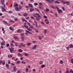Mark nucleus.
I'll return each instance as SVG.
<instances>
[{
  "mask_svg": "<svg viewBox=\"0 0 73 73\" xmlns=\"http://www.w3.org/2000/svg\"><path fill=\"white\" fill-rule=\"evenodd\" d=\"M47 31V30H44V32L45 35H46V31Z\"/></svg>",
  "mask_w": 73,
  "mask_h": 73,
  "instance_id": "obj_28",
  "label": "nucleus"
},
{
  "mask_svg": "<svg viewBox=\"0 0 73 73\" xmlns=\"http://www.w3.org/2000/svg\"><path fill=\"white\" fill-rule=\"evenodd\" d=\"M41 24H42L43 25H45V23H44V22H41Z\"/></svg>",
  "mask_w": 73,
  "mask_h": 73,
  "instance_id": "obj_42",
  "label": "nucleus"
},
{
  "mask_svg": "<svg viewBox=\"0 0 73 73\" xmlns=\"http://www.w3.org/2000/svg\"><path fill=\"white\" fill-rule=\"evenodd\" d=\"M49 9L48 8L46 9V12H49Z\"/></svg>",
  "mask_w": 73,
  "mask_h": 73,
  "instance_id": "obj_32",
  "label": "nucleus"
},
{
  "mask_svg": "<svg viewBox=\"0 0 73 73\" xmlns=\"http://www.w3.org/2000/svg\"><path fill=\"white\" fill-rule=\"evenodd\" d=\"M71 62H72V64H73V59L71 60Z\"/></svg>",
  "mask_w": 73,
  "mask_h": 73,
  "instance_id": "obj_64",
  "label": "nucleus"
},
{
  "mask_svg": "<svg viewBox=\"0 0 73 73\" xmlns=\"http://www.w3.org/2000/svg\"><path fill=\"white\" fill-rule=\"evenodd\" d=\"M54 4H60V2H58V1H56L54 2Z\"/></svg>",
  "mask_w": 73,
  "mask_h": 73,
  "instance_id": "obj_9",
  "label": "nucleus"
},
{
  "mask_svg": "<svg viewBox=\"0 0 73 73\" xmlns=\"http://www.w3.org/2000/svg\"><path fill=\"white\" fill-rule=\"evenodd\" d=\"M22 20L23 21V22L24 21H25V20L24 18H22Z\"/></svg>",
  "mask_w": 73,
  "mask_h": 73,
  "instance_id": "obj_58",
  "label": "nucleus"
},
{
  "mask_svg": "<svg viewBox=\"0 0 73 73\" xmlns=\"http://www.w3.org/2000/svg\"><path fill=\"white\" fill-rule=\"evenodd\" d=\"M37 14V17H36V19L37 20H40V19H41V16H40V15H39L38 14Z\"/></svg>",
  "mask_w": 73,
  "mask_h": 73,
  "instance_id": "obj_2",
  "label": "nucleus"
},
{
  "mask_svg": "<svg viewBox=\"0 0 73 73\" xmlns=\"http://www.w3.org/2000/svg\"><path fill=\"white\" fill-rule=\"evenodd\" d=\"M14 20L15 21H17V19L16 18H15L14 19Z\"/></svg>",
  "mask_w": 73,
  "mask_h": 73,
  "instance_id": "obj_53",
  "label": "nucleus"
},
{
  "mask_svg": "<svg viewBox=\"0 0 73 73\" xmlns=\"http://www.w3.org/2000/svg\"><path fill=\"white\" fill-rule=\"evenodd\" d=\"M28 5L29 6V7L30 8H33V5L31 4H29Z\"/></svg>",
  "mask_w": 73,
  "mask_h": 73,
  "instance_id": "obj_12",
  "label": "nucleus"
},
{
  "mask_svg": "<svg viewBox=\"0 0 73 73\" xmlns=\"http://www.w3.org/2000/svg\"><path fill=\"white\" fill-rule=\"evenodd\" d=\"M38 38L40 40H41L42 39V38L41 37V36H39L38 37Z\"/></svg>",
  "mask_w": 73,
  "mask_h": 73,
  "instance_id": "obj_21",
  "label": "nucleus"
},
{
  "mask_svg": "<svg viewBox=\"0 0 73 73\" xmlns=\"http://www.w3.org/2000/svg\"><path fill=\"white\" fill-rule=\"evenodd\" d=\"M21 9H22V7L20 6H19V8L17 7L15 8V9L17 12V11H19L21 10Z\"/></svg>",
  "mask_w": 73,
  "mask_h": 73,
  "instance_id": "obj_1",
  "label": "nucleus"
},
{
  "mask_svg": "<svg viewBox=\"0 0 73 73\" xmlns=\"http://www.w3.org/2000/svg\"><path fill=\"white\" fill-rule=\"evenodd\" d=\"M31 44V43H27V46H29V45H30Z\"/></svg>",
  "mask_w": 73,
  "mask_h": 73,
  "instance_id": "obj_43",
  "label": "nucleus"
},
{
  "mask_svg": "<svg viewBox=\"0 0 73 73\" xmlns=\"http://www.w3.org/2000/svg\"><path fill=\"white\" fill-rule=\"evenodd\" d=\"M21 60H23V58L22 57H21L20 58Z\"/></svg>",
  "mask_w": 73,
  "mask_h": 73,
  "instance_id": "obj_61",
  "label": "nucleus"
},
{
  "mask_svg": "<svg viewBox=\"0 0 73 73\" xmlns=\"http://www.w3.org/2000/svg\"><path fill=\"white\" fill-rule=\"evenodd\" d=\"M27 24L28 25H29V26H31V24H30V23H29V22H27Z\"/></svg>",
  "mask_w": 73,
  "mask_h": 73,
  "instance_id": "obj_47",
  "label": "nucleus"
},
{
  "mask_svg": "<svg viewBox=\"0 0 73 73\" xmlns=\"http://www.w3.org/2000/svg\"><path fill=\"white\" fill-rule=\"evenodd\" d=\"M36 47H37V46H36V45L35 44L34 46V47L31 48V49L32 50H33L34 49H36Z\"/></svg>",
  "mask_w": 73,
  "mask_h": 73,
  "instance_id": "obj_5",
  "label": "nucleus"
},
{
  "mask_svg": "<svg viewBox=\"0 0 73 73\" xmlns=\"http://www.w3.org/2000/svg\"><path fill=\"white\" fill-rule=\"evenodd\" d=\"M39 64L40 65H42L43 64V62L42 61H40L39 62Z\"/></svg>",
  "mask_w": 73,
  "mask_h": 73,
  "instance_id": "obj_31",
  "label": "nucleus"
},
{
  "mask_svg": "<svg viewBox=\"0 0 73 73\" xmlns=\"http://www.w3.org/2000/svg\"><path fill=\"white\" fill-rule=\"evenodd\" d=\"M29 27L30 28H31V29H33V27L32 25L30 26Z\"/></svg>",
  "mask_w": 73,
  "mask_h": 73,
  "instance_id": "obj_44",
  "label": "nucleus"
},
{
  "mask_svg": "<svg viewBox=\"0 0 73 73\" xmlns=\"http://www.w3.org/2000/svg\"><path fill=\"white\" fill-rule=\"evenodd\" d=\"M5 1V0H1V3H2V5H4V2Z\"/></svg>",
  "mask_w": 73,
  "mask_h": 73,
  "instance_id": "obj_14",
  "label": "nucleus"
},
{
  "mask_svg": "<svg viewBox=\"0 0 73 73\" xmlns=\"http://www.w3.org/2000/svg\"><path fill=\"white\" fill-rule=\"evenodd\" d=\"M21 39V40L23 41H24L25 40V38H24V37L22 36Z\"/></svg>",
  "mask_w": 73,
  "mask_h": 73,
  "instance_id": "obj_13",
  "label": "nucleus"
},
{
  "mask_svg": "<svg viewBox=\"0 0 73 73\" xmlns=\"http://www.w3.org/2000/svg\"><path fill=\"white\" fill-rule=\"evenodd\" d=\"M70 73H73V70H71L70 71Z\"/></svg>",
  "mask_w": 73,
  "mask_h": 73,
  "instance_id": "obj_59",
  "label": "nucleus"
},
{
  "mask_svg": "<svg viewBox=\"0 0 73 73\" xmlns=\"http://www.w3.org/2000/svg\"><path fill=\"white\" fill-rule=\"evenodd\" d=\"M13 70H14V72H16V70H17L16 67V66H14L13 67Z\"/></svg>",
  "mask_w": 73,
  "mask_h": 73,
  "instance_id": "obj_10",
  "label": "nucleus"
},
{
  "mask_svg": "<svg viewBox=\"0 0 73 73\" xmlns=\"http://www.w3.org/2000/svg\"><path fill=\"white\" fill-rule=\"evenodd\" d=\"M45 66L44 64H42L41 65V67L42 68H43V67H45Z\"/></svg>",
  "mask_w": 73,
  "mask_h": 73,
  "instance_id": "obj_34",
  "label": "nucleus"
},
{
  "mask_svg": "<svg viewBox=\"0 0 73 73\" xmlns=\"http://www.w3.org/2000/svg\"><path fill=\"white\" fill-rule=\"evenodd\" d=\"M9 13H12V11H9Z\"/></svg>",
  "mask_w": 73,
  "mask_h": 73,
  "instance_id": "obj_55",
  "label": "nucleus"
},
{
  "mask_svg": "<svg viewBox=\"0 0 73 73\" xmlns=\"http://www.w3.org/2000/svg\"><path fill=\"white\" fill-rule=\"evenodd\" d=\"M1 9H2V12H4V11H6V9L4 8L3 7H1Z\"/></svg>",
  "mask_w": 73,
  "mask_h": 73,
  "instance_id": "obj_6",
  "label": "nucleus"
},
{
  "mask_svg": "<svg viewBox=\"0 0 73 73\" xmlns=\"http://www.w3.org/2000/svg\"><path fill=\"white\" fill-rule=\"evenodd\" d=\"M9 22H13V23H15V22L14 21H13L12 20H10L9 21Z\"/></svg>",
  "mask_w": 73,
  "mask_h": 73,
  "instance_id": "obj_50",
  "label": "nucleus"
},
{
  "mask_svg": "<svg viewBox=\"0 0 73 73\" xmlns=\"http://www.w3.org/2000/svg\"><path fill=\"white\" fill-rule=\"evenodd\" d=\"M2 64H3V65L5 64V61L3 60L2 62Z\"/></svg>",
  "mask_w": 73,
  "mask_h": 73,
  "instance_id": "obj_33",
  "label": "nucleus"
},
{
  "mask_svg": "<svg viewBox=\"0 0 73 73\" xmlns=\"http://www.w3.org/2000/svg\"><path fill=\"white\" fill-rule=\"evenodd\" d=\"M66 73H69V71H67L66 72Z\"/></svg>",
  "mask_w": 73,
  "mask_h": 73,
  "instance_id": "obj_60",
  "label": "nucleus"
},
{
  "mask_svg": "<svg viewBox=\"0 0 73 73\" xmlns=\"http://www.w3.org/2000/svg\"><path fill=\"white\" fill-rule=\"evenodd\" d=\"M3 22L4 24H8V23L5 21H4Z\"/></svg>",
  "mask_w": 73,
  "mask_h": 73,
  "instance_id": "obj_30",
  "label": "nucleus"
},
{
  "mask_svg": "<svg viewBox=\"0 0 73 73\" xmlns=\"http://www.w3.org/2000/svg\"><path fill=\"white\" fill-rule=\"evenodd\" d=\"M35 10L36 11H37V12H40V11L38 9H35Z\"/></svg>",
  "mask_w": 73,
  "mask_h": 73,
  "instance_id": "obj_56",
  "label": "nucleus"
},
{
  "mask_svg": "<svg viewBox=\"0 0 73 73\" xmlns=\"http://www.w3.org/2000/svg\"><path fill=\"white\" fill-rule=\"evenodd\" d=\"M18 52H23V50L22 49H19L18 50Z\"/></svg>",
  "mask_w": 73,
  "mask_h": 73,
  "instance_id": "obj_25",
  "label": "nucleus"
},
{
  "mask_svg": "<svg viewBox=\"0 0 73 73\" xmlns=\"http://www.w3.org/2000/svg\"><path fill=\"white\" fill-rule=\"evenodd\" d=\"M45 21L46 24H49V21L48 19H45Z\"/></svg>",
  "mask_w": 73,
  "mask_h": 73,
  "instance_id": "obj_7",
  "label": "nucleus"
},
{
  "mask_svg": "<svg viewBox=\"0 0 73 73\" xmlns=\"http://www.w3.org/2000/svg\"><path fill=\"white\" fill-rule=\"evenodd\" d=\"M15 46H18V44H17V42H15Z\"/></svg>",
  "mask_w": 73,
  "mask_h": 73,
  "instance_id": "obj_37",
  "label": "nucleus"
},
{
  "mask_svg": "<svg viewBox=\"0 0 73 73\" xmlns=\"http://www.w3.org/2000/svg\"><path fill=\"white\" fill-rule=\"evenodd\" d=\"M54 1V0H50L49 3H53Z\"/></svg>",
  "mask_w": 73,
  "mask_h": 73,
  "instance_id": "obj_35",
  "label": "nucleus"
},
{
  "mask_svg": "<svg viewBox=\"0 0 73 73\" xmlns=\"http://www.w3.org/2000/svg\"><path fill=\"white\" fill-rule=\"evenodd\" d=\"M34 5H35V6H36V5H38V4H37V3H34Z\"/></svg>",
  "mask_w": 73,
  "mask_h": 73,
  "instance_id": "obj_45",
  "label": "nucleus"
},
{
  "mask_svg": "<svg viewBox=\"0 0 73 73\" xmlns=\"http://www.w3.org/2000/svg\"><path fill=\"white\" fill-rule=\"evenodd\" d=\"M56 8H57L59 13H62V10L61 9H59V8H58V7H56Z\"/></svg>",
  "mask_w": 73,
  "mask_h": 73,
  "instance_id": "obj_3",
  "label": "nucleus"
},
{
  "mask_svg": "<svg viewBox=\"0 0 73 73\" xmlns=\"http://www.w3.org/2000/svg\"><path fill=\"white\" fill-rule=\"evenodd\" d=\"M13 38H15L16 40H17V39L19 40V38L17 37V36H14Z\"/></svg>",
  "mask_w": 73,
  "mask_h": 73,
  "instance_id": "obj_24",
  "label": "nucleus"
},
{
  "mask_svg": "<svg viewBox=\"0 0 73 73\" xmlns=\"http://www.w3.org/2000/svg\"><path fill=\"white\" fill-rule=\"evenodd\" d=\"M20 31H21V30H18L17 31V32H18V33H19V32H20Z\"/></svg>",
  "mask_w": 73,
  "mask_h": 73,
  "instance_id": "obj_51",
  "label": "nucleus"
},
{
  "mask_svg": "<svg viewBox=\"0 0 73 73\" xmlns=\"http://www.w3.org/2000/svg\"><path fill=\"white\" fill-rule=\"evenodd\" d=\"M18 4H17L16 3H15L14 5V7H17V6H18Z\"/></svg>",
  "mask_w": 73,
  "mask_h": 73,
  "instance_id": "obj_11",
  "label": "nucleus"
},
{
  "mask_svg": "<svg viewBox=\"0 0 73 73\" xmlns=\"http://www.w3.org/2000/svg\"><path fill=\"white\" fill-rule=\"evenodd\" d=\"M43 17H44V18L45 19H48V17H47V16H46L45 15H44Z\"/></svg>",
  "mask_w": 73,
  "mask_h": 73,
  "instance_id": "obj_38",
  "label": "nucleus"
},
{
  "mask_svg": "<svg viewBox=\"0 0 73 73\" xmlns=\"http://www.w3.org/2000/svg\"><path fill=\"white\" fill-rule=\"evenodd\" d=\"M54 16H55L56 17H57V14L56 13H55Z\"/></svg>",
  "mask_w": 73,
  "mask_h": 73,
  "instance_id": "obj_54",
  "label": "nucleus"
},
{
  "mask_svg": "<svg viewBox=\"0 0 73 73\" xmlns=\"http://www.w3.org/2000/svg\"><path fill=\"white\" fill-rule=\"evenodd\" d=\"M69 47L70 48H73V45L72 44H70L69 46Z\"/></svg>",
  "mask_w": 73,
  "mask_h": 73,
  "instance_id": "obj_26",
  "label": "nucleus"
},
{
  "mask_svg": "<svg viewBox=\"0 0 73 73\" xmlns=\"http://www.w3.org/2000/svg\"><path fill=\"white\" fill-rule=\"evenodd\" d=\"M24 54L25 56H27V57H29V54L27 53H24Z\"/></svg>",
  "mask_w": 73,
  "mask_h": 73,
  "instance_id": "obj_8",
  "label": "nucleus"
},
{
  "mask_svg": "<svg viewBox=\"0 0 73 73\" xmlns=\"http://www.w3.org/2000/svg\"><path fill=\"white\" fill-rule=\"evenodd\" d=\"M20 63V61H18L17 62V64H19Z\"/></svg>",
  "mask_w": 73,
  "mask_h": 73,
  "instance_id": "obj_46",
  "label": "nucleus"
},
{
  "mask_svg": "<svg viewBox=\"0 0 73 73\" xmlns=\"http://www.w3.org/2000/svg\"><path fill=\"white\" fill-rule=\"evenodd\" d=\"M28 15V14L27 13H25L23 14V16H24V17H26V16H27Z\"/></svg>",
  "mask_w": 73,
  "mask_h": 73,
  "instance_id": "obj_17",
  "label": "nucleus"
},
{
  "mask_svg": "<svg viewBox=\"0 0 73 73\" xmlns=\"http://www.w3.org/2000/svg\"><path fill=\"white\" fill-rule=\"evenodd\" d=\"M63 64V61L62 60H61L60 61V64Z\"/></svg>",
  "mask_w": 73,
  "mask_h": 73,
  "instance_id": "obj_36",
  "label": "nucleus"
},
{
  "mask_svg": "<svg viewBox=\"0 0 73 73\" xmlns=\"http://www.w3.org/2000/svg\"><path fill=\"white\" fill-rule=\"evenodd\" d=\"M37 14H38V13H36L35 14H34L33 15V16H34V17H37V16H36V15H37Z\"/></svg>",
  "mask_w": 73,
  "mask_h": 73,
  "instance_id": "obj_22",
  "label": "nucleus"
},
{
  "mask_svg": "<svg viewBox=\"0 0 73 73\" xmlns=\"http://www.w3.org/2000/svg\"><path fill=\"white\" fill-rule=\"evenodd\" d=\"M25 71L27 72H28V68H26L25 69Z\"/></svg>",
  "mask_w": 73,
  "mask_h": 73,
  "instance_id": "obj_39",
  "label": "nucleus"
},
{
  "mask_svg": "<svg viewBox=\"0 0 73 73\" xmlns=\"http://www.w3.org/2000/svg\"><path fill=\"white\" fill-rule=\"evenodd\" d=\"M7 68H9V66L8 64H5Z\"/></svg>",
  "mask_w": 73,
  "mask_h": 73,
  "instance_id": "obj_19",
  "label": "nucleus"
},
{
  "mask_svg": "<svg viewBox=\"0 0 73 73\" xmlns=\"http://www.w3.org/2000/svg\"><path fill=\"white\" fill-rule=\"evenodd\" d=\"M39 8H40V9H42V10H43V9H43V8H42V7L40 6H39Z\"/></svg>",
  "mask_w": 73,
  "mask_h": 73,
  "instance_id": "obj_27",
  "label": "nucleus"
},
{
  "mask_svg": "<svg viewBox=\"0 0 73 73\" xmlns=\"http://www.w3.org/2000/svg\"><path fill=\"white\" fill-rule=\"evenodd\" d=\"M5 42L4 41H3V43H1V45H5Z\"/></svg>",
  "mask_w": 73,
  "mask_h": 73,
  "instance_id": "obj_16",
  "label": "nucleus"
},
{
  "mask_svg": "<svg viewBox=\"0 0 73 73\" xmlns=\"http://www.w3.org/2000/svg\"><path fill=\"white\" fill-rule=\"evenodd\" d=\"M27 29V30L28 31H32V29H30V28H28Z\"/></svg>",
  "mask_w": 73,
  "mask_h": 73,
  "instance_id": "obj_40",
  "label": "nucleus"
},
{
  "mask_svg": "<svg viewBox=\"0 0 73 73\" xmlns=\"http://www.w3.org/2000/svg\"><path fill=\"white\" fill-rule=\"evenodd\" d=\"M34 22L35 23H36V24L35 25L36 27V28H37V27H38V26H37V23L36 21H34Z\"/></svg>",
  "mask_w": 73,
  "mask_h": 73,
  "instance_id": "obj_15",
  "label": "nucleus"
},
{
  "mask_svg": "<svg viewBox=\"0 0 73 73\" xmlns=\"http://www.w3.org/2000/svg\"><path fill=\"white\" fill-rule=\"evenodd\" d=\"M9 46V44L8 43L7 44H6V46H7V47H8Z\"/></svg>",
  "mask_w": 73,
  "mask_h": 73,
  "instance_id": "obj_49",
  "label": "nucleus"
},
{
  "mask_svg": "<svg viewBox=\"0 0 73 73\" xmlns=\"http://www.w3.org/2000/svg\"><path fill=\"white\" fill-rule=\"evenodd\" d=\"M66 5H68L69 4V1H67L66 2Z\"/></svg>",
  "mask_w": 73,
  "mask_h": 73,
  "instance_id": "obj_41",
  "label": "nucleus"
},
{
  "mask_svg": "<svg viewBox=\"0 0 73 73\" xmlns=\"http://www.w3.org/2000/svg\"><path fill=\"white\" fill-rule=\"evenodd\" d=\"M69 48H70V47H66V49L67 50H69Z\"/></svg>",
  "mask_w": 73,
  "mask_h": 73,
  "instance_id": "obj_57",
  "label": "nucleus"
},
{
  "mask_svg": "<svg viewBox=\"0 0 73 73\" xmlns=\"http://www.w3.org/2000/svg\"><path fill=\"white\" fill-rule=\"evenodd\" d=\"M25 8H29V7H28V6H26Z\"/></svg>",
  "mask_w": 73,
  "mask_h": 73,
  "instance_id": "obj_62",
  "label": "nucleus"
},
{
  "mask_svg": "<svg viewBox=\"0 0 73 73\" xmlns=\"http://www.w3.org/2000/svg\"><path fill=\"white\" fill-rule=\"evenodd\" d=\"M9 49L10 50V52H11V53H13V51L14 50V48H9Z\"/></svg>",
  "mask_w": 73,
  "mask_h": 73,
  "instance_id": "obj_4",
  "label": "nucleus"
},
{
  "mask_svg": "<svg viewBox=\"0 0 73 73\" xmlns=\"http://www.w3.org/2000/svg\"><path fill=\"white\" fill-rule=\"evenodd\" d=\"M9 29L10 30H11V31H13V27H10Z\"/></svg>",
  "mask_w": 73,
  "mask_h": 73,
  "instance_id": "obj_23",
  "label": "nucleus"
},
{
  "mask_svg": "<svg viewBox=\"0 0 73 73\" xmlns=\"http://www.w3.org/2000/svg\"><path fill=\"white\" fill-rule=\"evenodd\" d=\"M8 64H10V60H9L8 62Z\"/></svg>",
  "mask_w": 73,
  "mask_h": 73,
  "instance_id": "obj_63",
  "label": "nucleus"
},
{
  "mask_svg": "<svg viewBox=\"0 0 73 73\" xmlns=\"http://www.w3.org/2000/svg\"><path fill=\"white\" fill-rule=\"evenodd\" d=\"M34 11V9H33L30 8V12H33Z\"/></svg>",
  "mask_w": 73,
  "mask_h": 73,
  "instance_id": "obj_18",
  "label": "nucleus"
},
{
  "mask_svg": "<svg viewBox=\"0 0 73 73\" xmlns=\"http://www.w3.org/2000/svg\"><path fill=\"white\" fill-rule=\"evenodd\" d=\"M24 27H25V28H26V29H28V26L25 25H24Z\"/></svg>",
  "mask_w": 73,
  "mask_h": 73,
  "instance_id": "obj_29",
  "label": "nucleus"
},
{
  "mask_svg": "<svg viewBox=\"0 0 73 73\" xmlns=\"http://www.w3.org/2000/svg\"><path fill=\"white\" fill-rule=\"evenodd\" d=\"M26 20H29V17H28L26 18Z\"/></svg>",
  "mask_w": 73,
  "mask_h": 73,
  "instance_id": "obj_52",
  "label": "nucleus"
},
{
  "mask_svg": "<svg viewBox=\"0 0 73 73\" xmlns=\"http://www.w3.org/2000/svg\"><path fill=\"white\" fill-rule=\"evenodd\" d=\"M25 31L26 32L28 33H29V34H31V35H32V33H31L30 32H29V31H28V30H26Z\"/></svg>",
  "mask_w": 73,
  "mask_h": 73,
  "instance_id": "obj_20",
  "label": "nucleus"
},
{
  "mask_svg": "<svg viewBox=\"0 0 73 73\" xmlns=\"http://www.w3.org/2000/svg\"><path fill=\"white\" fill-rule=\"evenodd\" d=\"M17 73H20V70H18Z\"/></svg>",
  "mask_w": 73,
  "mask_h": 73,
  "instance_id": "obj_48",
  "label": "nucleus"
}]
</instances>
